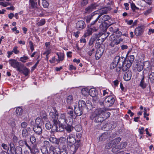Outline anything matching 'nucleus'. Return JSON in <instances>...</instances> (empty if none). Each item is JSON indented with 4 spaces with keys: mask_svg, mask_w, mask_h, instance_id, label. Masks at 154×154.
<instances>
[{
    "mask_svg": "<svg viewBox=\"0 0 154 154\" xmlns=\"http://www.w3.org/2000/svg\"><path fill=\"white\" fill-rule=\"evenodd\" d=\"M42 119L39 118H37L35 120L36 125L34 126L33 129L35 133L38 135H40L42 133L41 126L43 124V121L47 119V116L45 114L43 116L41 115Z\"/></svg>",
    "mask_w": 154,
    "mask_h": 154,
    "instance_id": "obj_1",
    "label": "nucleus"
},
{
    "mask_svg": "<svg viewBox=\"0 0 154 154\" xmlns=\"http://www.w3.org/2000/svg\"><path fill=\"white\" fill-rule=\"evenodd\" d=\"M123 59L119 56H116L110 64V69H112L116 67V70L117 72H119L121 69L123 71L124 66L123 63Z\"/></svg>",
    "mask_w": 154,
    "mask_h": 154,
    "instance_id": "obj_2",
    "label": "nucleus"
},
{
    "mask_svg": "<svg viewBox=\"0 0 154 154\" xmlns=\"http://www.w3.org/2000/svg\"><path fill=\"white\" fill-rule=\"evenodd\" d=\"M121 58H123V71H127L128 69L131 66L132 63L133 62L134 57L133 55L130 56L128 57V61L124 57H121Z\"/></svg>",
    "mask_w": 154,
    "mask_h": 154,
    "instance_id": "obj_3",
    "label": "nucleus"
},
{
    "mask_svg": "<svg viewBox=\"0 0 154 154\" xmlns=\"http://www.w3.org/2000/svg\"><path fill=\"white\" fill-rule=\"evenodd\" d=\"M9 64L14 68H16L17 70L19 72H21L22 69L23 68L24 65L18 62L17 60L11 59L9 60Z\"/></svg>",
    "mask_w": 154,
    "mask_h": 154,
    "instance_id": "obj_4",
    "label": "nucleus"
},
{
    "mask_svg": "<svg viewBox=\"0 0 154 154\" xmlns=\"http://www.w3.org/2000/svg\"><path fill=\"white\" fill-rule=\"evenodd\" d=\"M96 19L93 21L90 24L89 28L88 29L84 34V36L85 37L87 36L91 35L93 32H95L96 30Z\"/></svg>",
    "mask_w": 154,
    "mask_h": 154,
    "instance_id": "obj_5",
    "label": "nucleus"
},
{
    "mask_svg": "<svg viewBox=\"0 0 154 154\" xmlns=\"http://www.w3.org/2000/svg\"><path fill=\"white\" fill-rule=\"evenodd\" d=\"M49 115L53 120L54 124L53 125V126L56 127V125L58 124V113L57 111L55 109H53V111L51 112H50Z\"/></svg>",
    "mask_w": 154,
    "mask_h": 154,
    "instance_id": "obj_6",
    "label": "nucleus"
},
{
    "mask_svg": "<svg viewBox=\"0 0 154 154\" xmlns=\"http://www.w3.org/2000/svg\"><path fill=\"white\" fill-rule=\"evenodd\" d=\"M115 99L112 96H109L105 99V105L106 107H109L112 105L114 103Z\"/></svg>",
    "mask_w": 154,
    "mask_h": 154,
    "instance_id": "obj_7",
    "label": "nucleus"
},
{
    "mask_svg": "<svg viewBox=\"0 0 154 154\" xmlns=\"http://www.w3.org/2000/svg\"><path fill=\"white\" fill-rule=\"evenodd\" d=\"M100 42H97V58L99 59L103 54L104 50L102 47Z\"/></svg>",
    "mask_w": 154,
    "mask_h": 154,
    "instance_id": "obj_8",
    "label": "nucleus"
},
{
    "mask_svg": "<svg viewBox=\"0 0 154 154\" xmlns=\"http://www.w3.org/2000/svg\"><path fill=\"white\" fill-rule=\"evenodd\" d=\"M67 143L70 146L73 145L75 142V135L73 134H70L67 137Z\"/></svg>",
    "mask_w": 154,
    "mask_h": 154,
    "instance_id": "obj_9",
    "label": "nucleus"
},
{
    "mask_svg": "<svg viewBox=\"0 0 154 154\" xmlns=\"http://www.w3.org/2000/svg\"><path fill=\"white\" fill-rule=\"evenodd\" d=\"M16 120L14 117L12 116L8 119L7 122L9 125L11 126L12 129V130L14 131H16V123L15 122Z\"/></svg>",
    "mask_w": 154,
    "mask_h": 154,
    "instance_id": "obj_10",
    "label": "nucleus"
},
{
    "mask_svg": "<svg viewBox=\"0 0 154 154\" xmlns=\"http://www.w3.org/2000/svg\"><path fill=\"white\" fill-rule=\"evenodd\" d=\"M57 125H56V126L54 127L53 126V125H52L51 124L50 122H48L47 123L45 124V127L47 129H50L52 127L53 128H56L55 130L54 129V130H55L57 131H62L63 130V128H62L61 127L59 126V128H58Z\"/></svg>",
    "mask_w": 154,
    "mask_h": 154,
    "instance_id": "obj_11",
    "label": "nucleus"
},
{
    "mask_svg": "<svg viewBox=\"0 0 154 154\" xmlns=\"http://www.w3.org/2000/svg\"><path fill=\"white\" fill-rule=\"evenodd\" d=\"M108 11V8L106 7L101 8L98 10H97V14H100L97 18V21L103 14H106Z\"/></svg>",
    "mask_w": 154,
    "mask_h": 154,
    "instance_id": "obj_12",
    "label": "nucleus"
},
{
    "mask_svg": "<svg viewBox=\"0 0 154 154\" xmlns=\"http://www.w3.org/2000/svg\"><path fill=\"white\" fill-rule=\"evenodd\" d=\"M75 105H73L74 108V113L77 116H80L82 114L83 109L78 107L77 103H75Z\"/></svg>",
    "mask_w": 154,
    "mask_h": 154,
    "instance_id": "obj_13",
    "label": "nucleus"
},
{
    "mask_svg": "<svg viewBox=\"0 0 154 154\" xmlns=\"http://www.w3.org/2000/svg\"><path fill=\"white\" fill-rule=\"evenodd\" d=\"M111 137L110 132H106L103 134L99 137V141H103L107 139H109Z\"/></svg>",
    "mask_w": 154,
    "mask_h": 154,
    "instance_id": "obj_14",
    "label": "nucleus"
},
{
    "mask_svg": "<svg viewBox=\"0 0 154 154\" xmlns=\"http://www.w3.org/2000/svg\"><path fill=\"white\" fill-rule=\"evenodd\" d=\"M144 31V28L143 26H138L135 29L134 33L136 36L141 35Z\"/></svg>",
    "mask_w": 154,
    "mask_h": 154,
    "instance_id": "obj_15",
    "label": "nucleus"
},
{
    "mask_svg": "<svg viewBox=\"0 0 154 154\" xmlns=\"http://www.w3.org/2000/svg\"><path fill=\"white\" fill-rule=\"evenodd\" d=\"M89 94L92 97L94 103H96V89L95 88H92L89 89Z\"/></svg>",
    "mask_w": 154,
    "mask_h": 154,
    "instance_id": "obj_16",
    "label": "nucleus"
},
{
    "mask_svg": "<svg viewBox=\"0 0 154 154\" xmlns=\"http://www.w3.org/2000/svg\"><path fill=\"white\" fill-rule=\"evenodd\" d=\"M65 113H61L58 115L57 121L63 124L66 119Z\"/></svg>",
    "mask_w": 154,
    "mask_h": 154,
    "instance_id": "obj_17",
    "label": "nucleus"
},
{
    "mask_svg": "<svg viewBox=\"0 0 154 154\" xmlns=\"http://www.w3.org/2000/svg\"><path fill=\"white\" fill-rule=\"evenodd\" d=\"M15 111L17 117L22 119L24 116L23 114V113L22 109L20 107H18L16 109Z\"/></svg>",
    "mask_w": 154,
    "mask_h": 154,
    "instance_id": "obj_18",
    "label": "nucleus"
},
{
    "mask_svg": "<svg viewBox=\"0 0 154 154\" xmlns=\"http://www.w3.org/2000/svg\"><path fill=\"white\" fill-rule=\"evenodd\" d=\"M85 25L84 21L82 20L78 21L76 23V27L79 30L82 29L84 28Z\"/></svg>",
    "mask_w": 154,
    "mask_h": 154,
    "instance_id": "obj_19",
    "label": "nucleus"
},
{
    "mask_svg": "<svg viewBox=\"0 0 154 154\" xmlns=\"http://www.w3.org/2000/svg\"><path fill=\"white\" fill-rule=\"evenodd\" d=\"M131 72L128 70L125 73L124 76V79L125 80L128 81L131 79Z\"/></svg>",
    "mask_w": 154,
    "mask_h": 154,
    "instance_id": "obj_20",
    "label": "nucleus"
},
{
    "mask_svg": "<svg viewBox=\"0 0 154 154\" xmlns=\"http://www.w3.org/2000/svg\"><path fill=\"white\" fill-rule=\"evenodd\" d=\"M103 109L102 107H99V108L97 109V115H100L102 113L103 114H104L105 115H107V117H109L110 115V113L108 112H104Z\"/></svg>",
    "mask_w": 154,
    "mask_h": 154,
    "instance_id": "obj_21",
    "label": "nucleus"
},
{
    "mask_svg": "<svg viewBox=\"0 0 154 154\" xmlns=\"http://www.w3.org/2000/svg\"><path fill=\"white\" fill-rule=\"evenodd\" d=\"M100 19L99 20L98 23H105V21H108L110 19V17L108 15H103L100 18Z\"/></svg>",
    "mask_w": 154,
    "mask_h": 154,
    "instance_id": "obj_22",
    "label": "nucleus"
},
{
    "mask_svg": "<svg viewBox=\"0 0 154 154\" xmlns=\"http://www.w3.org/2000/svg\"><path fill=\"white\" fill-rule=\"evenodd\" d=\"M105 99L104 98H100V99L97 102V106L99 107H102V108L106 107V106L105 105Z\"/></svg>",
    "mask_w": 154,
    "mask_h": 154,
    "instance_id": "obj_23",
    "label": "nucleus"
},
{
    "mask_svg": "<svg viewBox=\"0 0 154 154\" xmlns=\"http://www.w3.org/2000/svg\"><path fill=\"white\" fill-rule=\"evenodd\" d=\"M29 127H27L26 129H23L22 131V136L24 138H27L29 136V133L28 130L30 129Z\"/></svg>",
    "mask_w": 154,
    "mask_h": 154,
    "instance_id": "obj_24",
    "label": "nucleus"
},
{
    "mask_svg": "<svg viewBox=\"0 0 154 154\" xmlns=\"http://www.w3.org/2000/svg\"><path fill=\"white\" fill-rule=\"evenodd\" d=\"M73 97L72 95H69L68 96L66 101L68 104L71 105L72 106L75 105V103H73Z\"/></svg>",
    "mask_w": 154,
    "mask_h": 154,
    "instance_id": "obj_25",
    "label": "nucleus"
},
{
    "mask_svg": "<svg viewBox=\"0 0 154 154\" xmlns=\"http://www.w3.org/2000/svg\"><path fill=\"white\" fill-rule=\"evenodd\" d=\"M142 78L141 79L139 85L143 89H144L146 88L147 85L144 82L145 76L144 74H143L142 75Z\"/></svg>",
    "mask_w": 154,
    "mask_h": 154,
    "instance_id": "obj_26",
    "label": "nucleus"
},
{
    "mask_svg": "<svg viewBox=\"0 0 154 154\" xmlns=\"http://www.w3.org/2000/svg\"><path fill=\"white\" fill-rule=\"evenodd\" d=\"M100 25V29L102 32H105L108 28V25L106 23H101Z\"/></svg>",
    "mask_w": 154,
    "mask_h": 154,
    "instance_id": "obj_27",
    "label": "nucleus"
},
{
    "mask_svg": "<svg viewBox=\"0 0 154 154\" xmlns=\"http://www.w3.org/2000/svg\"><path fill=\"white\" fill-rule=\"evenodd\" d=\"M73 123V118L71 117H69L66 118L65 121L64 122L63 124L66 125H72Z\"/></svg>",
    "mask_w": 154,
    "mask_h": 154,
    "instance_id": "obj_28",
    "label": "nucleus"
},
{
    "mask_svg": "<svg viewBox=\"0 0 154 154\" xmlns=\"http://www.w3.org/2000/svg\"><path fill=\"white\" fill-rule=\"evenodd\" d=\"M57 54L58 56V59L56 60V61L59 63L60 61H62L64 59V54L63 53L60 52L57 53Z\"/></svg>",
    "mask_w": 154,
    "mask_h": 154,
    "instance_id": "obj_29",
    "label": "nucleus"
},
{
    "mask_svg": "<svg viewBox=\"0 0 154 154\" xmlns=\"http://www.w3.org/2000/svg\"><path fill=\"white\" fill-rule=\"evenodd\" d=\"M19 145L21 146H23L24 145H26L27 147L31 151H32V149L31 147L27 144L26 141L20 140L19 141Z\"/></svg>",
    "mask_w": 154,
    "mask_h": 154,
    "instance_id": "obj_30",
    "label": "nucleus"
},
{
    "mask_svg": "<svg viewBox=\"0 0 154 154\" xmlns=\"http://www.w3.org/2000/svg\"><path fill=\"white\" fill-rule=\"evenodd\" d=\"M88 88L86 87L83 88L81 90L82 94L84 96H86L89 94V90Z\"/></svg>",
    "mask_w": 154,
    "mask_h": 154,
    "instance_id": "obj_31",
    "label": "nucleus"
},
{
    "mask_svg": "<svg viewBox=\"0 0 154 154\" xmlns=\"http://www.w3.org/2000/svg\"><path fill=\"white\" fill-rule=\"evenodd\" d=\"M85 106L86 104L85 101L82 100H79L78 102V104L77 105L78 107L83 109Z\"/></svg>",
    "mask_w": 154,
    "mask_h": 154,
    "instance_id": "obj_32",
    "label": "nucleus"
},
{
    "mask_svg": "<svg viewBox=\"0 0 154 154\" xmlns=\"http://www.w3.org/2000/svg\"><path fill=\"white\" fill-rule=\"evenodd\" d=\"M148 78L151 83H154V72H151L149 73Z\"/></svg>",
    "mask_w": 154,
    "mask_h": 154,
    "instance_id": "obj_33",
    "label": "nucleus"
},
{
    "mask_svg": "<svg viewBox=\"0 0 154 154\" xmlns=\"http://www.w3.org/2000/svg\"><path fill=\"white\" fill-rule=\"evenodd\" d=\"M95 5H91L88 6L86 8L85 10L86 11V12H91L93 9H95Z\"/></svg>",
    "mask_w": 154,
    "mask_h": 154,
    "instance_id": "obj_34",
    "label": "nucleus"
},
{
    "mask_svg": "<svg viewBox=\"0 0 154 154\" xmlns=\"http://www.w3.org/2000/svg\"><path fill=\"white\" fill-rule=\"evenodd\" d=\"M67 112L68 114L70 115L71 117H73V111L72 106H69L67 107Z\"/></svg>",
    "mask_w": 154,
    "mask_h": 154,
    "instance_id": "obj_35",
    "label": "nucleus"
},
{
    "mask_svg": "<svg viewBox=\"0 0 154 154\" xmlns=\"http://www.w3.org/2000/svg\"><path fill=\"white\" fill-rule=\"evenodd\" d=\"M29 5L32 8H34L36 7L37 5L36 0H29Z\"/></svg>",
    "mask_w": 154,
    "mask_h": 154,
    "instance_id": "obj_36",
    "label": "nucleus"
},
{
    "mask_svg": "<svg viewBox=\"0 0 154 154\" xmlns=\"http://www.w3.org/2000/svg\"><path fill=\"white\" fill-rule=\"evenodd\" d=\"M66 125L65 127V129L69 133L73 130V128L72 126V125Z\"/></svg>",
    "mask_w": 154,
    "mask_h": 154,
    "instance_id": "obj_37",
    "label": "nucleus"
},
{
    "mask_svg": "<svg viewBox=\"0 0 154 154\" xmlns=\"http://www.w3.org/2000/svg\"><path fill=\"white\" fill-rule=\"evenodd\" d=\"M106 33H104L103 32H99L98 35H97V38H98L97 39V40L98 41L100 40V38H100L101 39V38H104V37L106 36Z\"/></svg>",
    "mask_w": 154,
    "mask_h": 154,
    "instance_id": "obj_38",
    "label": "nucleus"
},
{
    "mask_svg": "<svg viewBox=\"0 0 154 154\" xmlns=\"http://www.w3.org/2000/svg\"><path fill=\"white\" fill-rule=\"evenodd\" d=\"M49 140L50 142L56 144H59L58 140L54 137H51L49 138Z\"/></svg>",
    "mask_w": 154,
    "mask_h": 154,
    "instance_id": "obj_39",
    "label": "nucleus"
},
{
    "mask_svg": "<svg viewBox=\"0 0 154 154\" xmlns=\"http://www.w3.org/2000/svg\"><path fill=\"white\" fill-rule=\"evenodd\" d=\"M23 67L24 68H23V69H22V71L20 72H22L24 75L26 76H27L29 72V69L26 67H24V66H23Z\"/></svg>",
    "mask_w": 154,
    "mask_h": 154,
    "instance_id": "obj_40",
    "label": "nucleus"
},
{
    "mask_svg": "<svg viewBox=\"0 0 154 154\" xmlns=\"http://www.w3.org/2000/svg\"><path fill=\"white\" fill-rule=\"evenodd\" d=\"M29 59V58L28 56H24L20 57L19 60L22 63H25L26 62L27 60Z\"/></svg>",
    "mask_w": 154,
    "mask_h": 154,
    "instance_id": "obj_41",
    "label": "nucleus"
},
{
    "mask_svg": "<svg viewBox=\"0 0 154 154\" xmlns=\"http://www.w3.org/2000/svg\"><path fill=\"white\" fill-rule=\"evenodd\" d=\"M144 64L143 63H140L137 65V69L139 71H141L143 69Z\"/></svg>",
    "mask_w": 154,
    "mask_h": 154,
    "instance_id": "obj_42",
    "label": "nucleus"
},
{
    "mask_svg": "<svg viewBox=\"0 0 154 154\" xmlns=\"http://www.w3.org/2000/svg\"><path fill=\"white\" fill-rule=\"evenodd\" d=\"M131 7L133 11L136 12L139 10L138 8L134 4L132 3L131 4Z\"/></svg>",
    "mask_w": 154,
    "mask_h": 154,
    "instance_id": "obj_43",
    "label": "nucleus"
},
{
    "mask_svg": "<svg viewBox=\"0 0 154 154\" xmlns=\"http://www.w3.org/2000/svg\"><path fill=\"white\" fill-rule=\"evenodd\" d=\"M96 112L95 111L94 113H92L90 116V118L91 120H94L95 122H96Z\"/></svg>",
    "mask_w": 154,
    "mask_h": 154,
    "instance_id": "obj_44",
    "label": "nucleus"
},
{
    "mask_svg": "<svg viewBox=\"0 0 154 154\" xmlns=\"http://www.w3.org/2000/svg\"><path fill=\"white\" fill-rule=\"evenodd\" d=\"M45 19H42L39 22L37 23H36V25L38 26H39L44 25L45 24Z\"/></svg>",
    "mask_w": 154,
    "mask_h": 154,
    "instance_id": "obj_45",
    "label": "nucleus"
},
{
    "mask_svg": "<svg viewBox=\"0 0 154 154\" xmlns=\"http://www.w3.org/2000/svg\"><path fill=\"white\" fill-rule=\"evenodd\" d=\"M51 48L52 47L46 48V51L44 53V54H45L47 55H48L49 54H50L51 52Z\"/></svg>",
    "mask_w": 154,
    "mask_h": 154,
    "instance_id": "obj_46",
    "label": "nucleus"
},
{
    "mask_svg": "<svg viewBox=\"0 0 154 154\" xmlns=\"http://www.w3.org/2000/svg\"><path fill=\"white\" fill-rule=\"evenodd\" d=\"M28 126V124L25 122H23L21 124V127L23 129H26V128H27Z\"/></svg>",
    "mask_w": 154,
    "mask_h": 154,
    "instance_id": "obj_47",
    "label": "nucleus"
},
{
    "mask_svg": "<svg viewBox=\"0 0 154 154\" xmlns=\"http://www.w3.org/2000/svg\"><path fill=\"white\" fill-rule=\"evenodd\" d=\"M42 4L43 6L45 8H47L49 5V3L46 0H42Z\"/></svg>",
    "mask_w": 154,
    "mask_h": 154,
    "instance_id": "obj_48",
    "label": "nucleus"
},
{
    "mask_svg": "<svg viewBox=\"0 0 154 154\" xmlns=\"http://www.w3.org/2000/svg\"><path fill=\"white\" fill-rule=\"evenodd\" d=\"M66 138L65 137H61L60 138L59 140H58L59 143H64L66 141Z\"/></svg>",
    "mask_w": 154,
    "mask_h": 154,
    "instance_id": "obj_49",
    "label": "nucleus"
},
{
    "mask_svg": "<svg viewBox=\"0 0 154 154\" xmlns=\"http://www.w3.org/2000/svg\"><path fill=\"white\" fill-rule=\"evenodd\" d=\"M18 47L17 46H15L12 51L15 54H17L20 52L19 51L17 50Z\"/></svg>",
    "mask_w": 154,
    "mask_h": 154,
    "instance_id": "obj_50",
    "label": "nucleus"
},
{
    "mask_svg": "<svg viewBox=\"0 0 154 154\" xmlns=\"http://www.w3.org/2000/svg\"><path fill=\"white\" fill-rule=\"evenodd\" d=\"M41 151L43 154H48V149L46 147L43 148L41 149Z\"/></svg>",
    "mask_w": 154,
    "mask_h": 154,
    "instance_id": "obj_51",
    "label": "nucleus"
},
{
    "mask_svg": "<svg viewBox=\"0 0 154 154\" xmlns=\"http://www.w3.org/2000/svg\"><path fill=\"white\" fill-rule=\"evenodd\" d=\"M9 5V3L7 2H0V5L4 7L7 6Z\"/></svg>",
    "mask_w": 154,
    "mask_h": 154,
    "instance_id": "obj_52",
    "label": "nucleus"
},
{
    "mask_svg": "<svg viewBox=\"0 0 154 154\" xmlns=\"http://www.w3.org/2000/svg\"><path fill=\"white\" fill-rule=\"evenodd\" d=\"M95 43V44L96 43L95 42V38H91L90 39L89 44L90 45H91Z\"/></svg>",
    "mask_w": 154,
    "mask_h": 154,
    "instance_id": "obj_53",
    "label": "nucleus"
},
{
    "mask_svg": "<svg viewBox=\"0 0 154 154\" xmlns=\"http://www.w3.org/2000/svg\"><path fill=\"white\" fill-rule=\"evenodd\" d=\"M30 140L31 143L33 144L35 142L36 139L34 136H32L30 137Z\"/></svg>",
    "mask_w": 154,
    "mask_h": 154,
    "instance_id": "obj_54",
    "label": "nucleus"
},
{
    "mask_svg": "<svg viewBox=\"0 0 154 154\" xmlns=\"http://www.w3.org/2000/svg\"><path fill=\"white\" fill-rule=\"evenodd\" d=\"M10 154H15L14 147H10Z\"/></svg>",
    "mask_w": 154,
    "mask_h": 154,
    "instance_id": "obj_55",
    "label": "nucleus"
},
{
    "mask_svg": "<svg viewBox=\"0 0 154 154\" xmlns=\"http://www.w3.org/2000/svg\"><path fill=\"white\" fill-rule=\"evenodd\" d=\"M2 147L3 149L5 150L8 151L9 149V147L5 143H2Z\"/></svg>",
    "mask_w": 154,
    "mask_h": 154,
    "instance_id": "obj_56",
    "label": "nucleus"
},
{
    "mask_svg": "<svg viewBox=\"0 0 154 154\" xmlns=\"http://www.w3.org/2000/svg\"><path fill=\"white\" fill-rule=\"evenodd\" d=\"M104 32V33H106V36H105L104 37V38H101V39H102L103 40H101L100 41V43L101 44H102L103 42V41L105 40V39L109 35V32H106L105 31L104 32Z\"/></svg>",
    "mask_w": 154,
    "mask_h": 154,
    "instance_id": "obj_57",
    "label": "nucleus"
},
{
    "mask_svg": "<svg viewBox=\"0 0 154 154\" xmlns=\"http://www.w3.org/2000/svg\"><path fill=\"white\" fill-rule=\"evenodd\" d=\"M29 44L30 45V48L31 50V52H32L34 50L33 43L31 41H29Z\"/></svg>",
    "mask_w": 154,
    "mask_h": 154,
    "instance_id": "obj_58",
    "label": "nucleus"
},
{
    "mask_svg": "<svg viewBox=\"0 0 154 154\" xmlns=\"http://www.w3.org/2000/svg\"><path fill=\"white\" fill-rule=\"evenodd\" d=\"M119 149V148L118 146H116L112 148V151L113 152H116L118 151Z\"/></svg>",
    "mask_w": 154,
    "mask_h": 154,
    "instance_id": "obj_59",
    "label": "nucleus"
},
{
    "mask_svg": "<svg viewBox=\"0 0 154 154\" xmlns=\"http://www.w3.org/2000/svg\"><path fill=\"white\" fill-rule=\"evenodd\" d=\"M139 132L140 134H142L144 132V128L143 127L140 128L138 129Z\"/></svg>",
    "mask_w": 154,
    "mask_h": 154,
    "instance_id": "obj_60",
    "label": "nucleus"
},
{
    "mask_svg": "<svg viewBox=\"0 0 154 154\" xmlns=\"http://www.w3.org/2000/svg\"><path fill=\"white\" fill-rule=\"evenodd\" d=\"M112 147V146L111 145L110 142L106 143L105 145L106 148L108 149H109Z\"/></svg>",
    "mask_w": 154,
    "mask_h": 154,
    "instance_id": "obj_61",
    "label": "nucleus"
},
{
    "mask_svg": "<svg viewBox=\"0 0 154 154\" xmlns=\"http://www.w3.org/2000/svg\"><path fill=\"white\" fill-rule=\"evenodd\" d=\"M116 144H118L120 141L121 138L120 137L116 138L113 140Z\"/></svg>",
    "mask_w": 154,
    "mask_h": 154,
    "instance_id": "obj_62",
    "label": "nucleus"
},
{
    "mask_svg": "<svg viewBox=\"0 0 154 154\" xmlns=\"http://www.w3.org/2000/svg\"><path fill=\"white\" fill-rule=\"evenodd\" d=\"M75 129L77 131H79L81 130V127L80 126L78 125L75 127Z\"/></svg>",
    "mask_w": 154,
    "mask_h": 154,
    "instance_id": "obj_63",
    "label": "nucleus"
},
{
    "mask_svg": "<svg viewBox=\"0 0 154 154\" xmlns=\"http://www.w3.org/2000/svg\"><path fill=\"white\" fill-rule=\"evenodd\" d=\"M94 15H91V16H89L87 17L86 19V20L87 23H89L90 22L91 20L92 19V17Z\"/></svg>",
    "mask_w": 154,
    "mask_h": 154,
    "instance_id": "obj_64",
    "label": "nucleus"
}]
</instances>
